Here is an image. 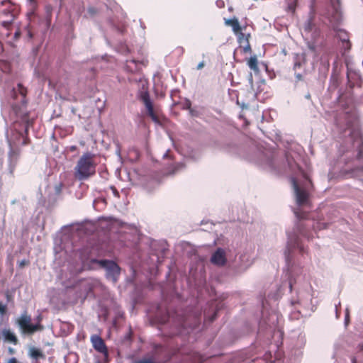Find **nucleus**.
Instances as JSON below:
<instances>
[{"label":"nucleus","mask_w":363,"mask_h":363,"mask_svg":"<svg viewBox=\"0 0 363 363\" xmlns=\"http://www.w3.org/2000/svg\"><path fill=\"white\" fill-rule=\"evenodd\" d=\"M186 108L189 110V112H190L191 116H196V111L191 108V103H190V101H188V103L186 104Z\"/></svg>","instance_id":"nucleus-30"},{"label":"nucleus","mask_w":363,"mask_h":363,"mask_svg":"<svg viewBox=\"0 0 363 363\" xmlns=\"http://www.w3.org/2000/svg\"><path fill=\"white\" fill-rule=\"evenodd\" d=\"M240 264L235 267V272L238 274H241L245 272L252 264V261L250 259V256L247 255H241L240 256Z\"/></svg>","instance_id":"nucleus-15"},{"label":"nucleus","mask_w":363,"mask_h":363,"mask_svg":"<svg viewBox=\"0 0 363 363\" xmlns=\"http://www.w3.org/2000/svg\"><path fill=\"white\" fill-rule=\"evenodd\" d=\"M345 342L343 339H338L334 343V352L333 354V358L340 356L345 350Z\"/></svg>","instance_id":"nucleus-17"},{"label":"nucleus","mask_w":363,"mask_h":363,"mask_svg":"<svg viewBox=\"0 0 363 363\" xmlns=\"http://www.w3.org/2000/svg\"><path fill=\"white\" fill-rule=\"evenodd\" d=\"M296 303V301H291V305H292V306H293V305H294Z\"/></svg>","instance_id":"nucleus-54"},{"label":"nucleus","mask_w":363,"mask_h":363,"mask_svg":"<svg viewBox=\"0 0 363 363\" xmlns=\"http://www.w3.org/2000/svg\"><path fill=\"white\" fill-rule=\"evenodd\" d=\"M0 70L4 74H7L11 70L10 64L5 60H1L0 61ZM4 80L5 81L6 83H7V79L4 78L3 76H0V83H1Z\"/></svg>","instance_id":"nucleus-19"},{"label":"nucleus","mask_w":363,"mask_h":363,"mask_svg":"<svg viewBox=\"0 0 363 363\" xmlns=\"http://www.w3.org/2000/svg\"><path fill=\"white\" fill-rule=\"evenodd\" d=\"M260 165L272 172H281L280 160L276 152L267 151L262 154Z\"/></svg>","instance_id":"nucleus-7"},{"label":"nucleus","mask_w":363,"mask_h":363,"mask_svg":"<svg viewBox=\"0 0 363 363\" xmlns=\"http://www.w3.org/2000/svg\"><path fill=\"white\" fill-rule=\"evenodd\" d=\"M140 99L144 104L147 109V115L156 124H160L159 118L154 112L152 102L150 99L149 93L147 91H141L140 94Z\"/></svg>","instance_id":"nucleus-11"},{"label":"nucleus","mask_w":363,"mask_h":363,"mask_svg":"<svg viewBox=\"0 0 363 363\" xmlns=\"http://www.w3.org/2000/svg\"><path fill=\"white\" fill-rule=\"evenodd\" d=\"M292 285H293V284H292V280H291V279H290V281H289V288H290V290H291V289H292Z\"/></svg>","instance_id":"nucleus-45"},{"label":"nucleus","mask_w":363,"mask_h":363,"mask_svg":"<svg viewBox=\"0 0 363 363\" xmlns=\"http://www.w3.org/2000/svg\"><path fill=\"white\" fill-rule=\"evenodd\" d=\"M287 3V11L291 13H294L297 0H285Z\"/></svg>","instance_id":"nucleus-24"},{"label":"nucleus","mask_w":363,"mask_h":363,"mask_svg":"<svg viewBox=\"0 0 363 363\" xmlns=\"http://www.w3.org/2000/svg\"><path fill=\"white\" fill-rule=\"evenodd\" d=\"M291 183L296 203L298 206L306 204L308 201V190L311 186V180L304 176L303 181L302 182L297 181L294 178H292Z\"/></svg>","instance_id":"nucleus-5"},{"label":"nucleus","mask_w":363,"mask_h":363,"mask_svg":"<svg viewBox=\"0 0 363 363\" xmlns=\"http://www.w3.org/2000/svg\"><path fill=\"white\" fill-rule=\"evenodd\" d=\"M2 163H3V162H2V160L0 159V169H1V167H2Z\"/></svg>","instance_id":"nucleus-53"},{"label":"nucleus","mask_w":363,"mask_h":363,"mask_svg":"<svg viewBox=\"0 0 363 363\" xmlns=\"http://www.w3.org/2000/svg\"><path fill=\"white\" fill-rule=\"evenodd\" d=\"M256 359H257V357H255L252 358V360H255Z\"/></svg>","instance_id":"nucleus-63"},{"label":"nucleus","mask_w":363,"mask_h":363,"mask_svg":"<svg viewBox=\"0 0 363 363\" xmlns=\"http://www.w3.org/2000/svg\"><path fill=\"white\" fill-rule=\"evenodd\" d=\"M306 342V336L305 335L303 334H300L298 337V340H297V344H296V346L298 347V348H302L304 347L305 344Z\"/></svg>","instance_id":"nucleus-25"},{"label":"nucleus","mask_w":363,"mask_h":363,"mask_svg":"<svg viewBox=\"0 0 363 363\" xmlns=\"http://www.w3.org/2000/svg\"><path fill=\"white\" fill-rule=\"evenodd\" d=\"M203 67H204V62H203V61H202V62H199V63L198 64V65H197V67H196V68H197V69H202Z\"/></svg>","instance_id":"nucleus-35"},{"label":"nucleus","mask_w":363,"mask_h":363,"mask_svg":"<svg viewBox=\"0 0 363 363\" xmlns=\"http://www.w3.org/2000/svg\"><path fill=\"white\" fill-rule=\"evenodd\" d=\"M182 326L185 328L188 323L186 322V321H183L182 323H181Z\"/></svg>","instance_id":"nucleus-42"},{"label":"nucleus","mask_w":363,"mask_h":363,"mask_svg":"<svg viewBox=\"0 0 363 363\" xmlns=\"http://www.w3.org/2000/svg\"><path fill=\"white\" fill-rule=\"evenodd\" d=\"M299 233L301 235H303V237H306L308 239H309V237L308 236V235L305 233V231L303 230H299Z\"/></svg>","instance_id":"nucleus-36"},{"label":"nucleus","mask_w":363,"mask_h":363,"mask_svg":"<svg viewBox=\"0 0 363 363\" xmlns=\"http://www.w3.org/2000/svg\"><path fill=\"white\" fill-rule=\"evenodd\" d=\"M72 112L74 113V108H72Z\"/></svg>","instance_id":"nucleus-59"},{"label":"nucleus","mask_w":363,"mask_h":363,"mask_svg":"<svg viewBox=\"0 0 363 363\" xmlns=\"http://www.w3.org/2000/svg\"><path fill=\"white\" fill-rule=\"evenodd\" d=\"M91 340L94 348L96 351L101 353H105L107 352L106 345L101 337L98 335H93L91 337Z\"/></svg>","instance_id":"nucleus-16"},{"label":"nucleus","mask_w":363,"mask_h":363,"mask_svg":"<svg viewBox=\"0 0 363 363\" xmlns=\"http://www.w3.org/2000/svg\"><path fill=\"white\" fill-rule=\"evenodd\" d=\"M262 316V320L259 323V333H261L266 330L268 333H273V336L281 337L282 332L277 325L279 321L278 313L273 312L265 318V313L263 312Z\"/></svg>","instance_id":"nucleus-6"},{"label":"nucleus","mask_w":363,"mask_h":363,"mask_svg":"<svg viewBox=\"0 0 363 363\" xmlns=\"http://www.w3.org/2000/svg\"><path fill=\"white\" fill-rule=\"evenodd\" d=\"M352 363H358V362H357V357H353L352 358Z\"/></svg>","instance_id":"nucleus-41"},{"label":"nucleus","mask_w":363,"mask_h":363,"mask_svg":"<svg viewBox=\"0 0 363 363\" xmlns=\"http://www.w3.org/2000/svg\"><path fill=\"white\" fill-rule=\"evenodd\" d=\"M30 321L31 318L30 315H27L26 313L21 314L18 318V324L23 333L33 334L38 330H42L43 329V325L40 324H32Z\"/></svg>","instance_id":"nucleus-9"},{"label":"nucleus","mask_w":363,"mask_h":363,"mask_svg":"<svg viewBox=\"0 0 363 363\" xmlns=\"http://www.w3.org/2000/svg\"><path fill=\"white\" fill-rule=\"evenodd\" d=\"M135 363H154L150 359H143L135 362Z\"/></svg>","instance_id":"nucleus-32"},{"label":"nucleus","mask_w":363,"mask_h":363,"mask_svg":"<svg viewBox=\"0 0 363 363\" xmlns=\"http://www.w3.org/2000/svg\"><path fill=\"white\" fill-rule=\"evenodd\" d=\"M227 258L223 249L218 248L211 257V262L216 266L223 267L226 264Z\"/></svg>","instance_id":"nucleus-13"},{"label":"nucleus","mask_w":363,"mask_h":363,"mask_svg":"<svg viewBox=\"0 0 363 363\" xmlns=\"http://www.w3.org/2000/svg\"><path fill=\"white\" fill-rule=\"evenodd\" d=\"M256 359H257V357H255L252 358V360H255Z\"/></svg>","instance_id":"nucleus-62"},{"label":"nucleus","mask_w":363,"mask_h":363,"mask_svg":"<svg viewBox=\"0 0 363 363\" xmlns=\"http://www.w3.org/2000/svg\"><path fill=\"white\" fill-rule=\"evenodd\" d=\"M110 190L111 191L112 194H113L114 196L116 197H119V192L118 191V190L116 189V187L111 186L110 187Z\"/></svg>","instance_id":"nucleus-31"},{"label":"nucleus","mask_w":363,"mask_h":363,"mask_svg":"<svg viewBox=\"0 0 363 363\" xmlns=\"http://www.w3.org/2000/svg\"><path fill=\"white\" fill-rule=\"evenodd\" d=\"M28 126H29V122H28V121H26V131L28 130Z\"/></svg>","instance_id":"nucleus-47"},{"label":"nucleus","mask_w":363,"mask_h":363,"mask_svg":"<svg viewBox=\"0 0 363 363\" xmlns=\"http://www.w3.org/2000/svg\"><path fill=\"white\" fill-rule=\"evenodd\" d=\"M325 66H326V68H327V69H328V67H329V66H330V64H329V62H328V61H327V62H325Z\"/></svg>","instance_id":"nucleus-49"},{"label":"nucleus","mask_w":363,"mask_h":363,"mask_svg":"<svg viewBox=\"0 0 363 363\" xmlns=\"http://www.w3.org/2000/svg\"><path fill=\"white\" fill-rule=\"evenodd\" d=\"M247 65L255 72L257 73L259 72V68L257 65V58L255 55L250 57L247 62Z\"/></svg>","instance_id":"nucleus-20"},{"label":"nucleus","mask_w":363,"mask_h":363,"mask_svg":"<svg viewBox=\"0 0 363 363\" xmlns=\"http://www.w3.org/2000/svg\"><path fill=\"white\" fill-rule=\"evenodd\" d=\"M262 305H263L264 309L265 310L264 303H262Z\"/></svg>","instance_id":"nucleus-60"},{"label":"nucleus","mask_w":363,"mask_h":363,"mask_svg":"<svg viewBox=\"0 0 363 363\" xmlns=\"http://www.w3.org/2000/svg\"><path fill=\"white\" fill-rule=\"evenodd\" d=\"M327 224L325 223H318L316 227H314V230L318 228L319 230L326 228Z\"/></svg>","instance_id":"nucleus-33"},{"label":"nucleus","mask_w":363,"mask_h":363,"mask_svg":"<svg viewBox=\"0 0 363 363\" xmlns=\"http://www.w3.org/2000/svg\"><path fill=\"white\" fill-rule=\"evenodd\" d=\"M294 213H295V214H296L297 218H302V217L298 214V213L297 211H295Z\"/></svg>","instance_id":"nucleus-46"},{"label":"nucleus","mask_w":363,"mask_h":363,"mask_svg":"<svg viewBox=\"0 0 363 363\" xmlns=\"http://www.w3.org/2000/svg\"><path fill=\"white\" fill-rule=\"evenodd\" d=\"M305 99H307V100H311V94L310 93H307L306 95H305Z\"/></svg>","instance_id":"nucleus-38"},{"label":"nucleus","mask_w":363,"mask_h":363,"mask_svg":"<svg viewBox=\"0 0 363 363\" xmlns=\"http://www.w3.org/2000/svg\"><path fill=\"white\" fill-rule=\"evenodd\" d=\"M6 305L0 302V314L1 315H3L6 313Z\"/></svg>","instance_id":"nucleus-29"},{"label":"nucleus","mask_w":363,"mask_h":363,"mask_svg":"<svg viewBox=\"0 0 363 363\" xmlns=\"http://www.w3.org/2000/svg\"><path fill=\"white\" fill-rule=\"evenodd\" d=\"M6 89V91L9 92V98L7 99V104H5L4 102H2L4 109H5L7 106H10L13 114L18 117L19 116L23 121H26V116L24 111L22 110V108L25 106L26 102V89L21 84H18L17 87H14L10 84H8Z\"/></svg>","instance_id":"nucleus-2"},{"label":"nucleus","mask_w":363,"mask_h":363,"mask_svg":"<svg viewBox=\"0 0 363 363\" xmlns=\"http://www.w3.org/2000/svg\"><path fill=\"white\" fill-rule=\"evenodd\" d=\"M184 167V165L182 163H178L174 167V169L173 171L171 172V174H174L175 173H177L179 169H182Z\"/></svg>","instance_id":"nucleus-28"},{"label":"nucleus","mask_w":363,"mask_h":363,"mask_svg":"<svg viewBox=\"0 0 363 363\" xmlns=\"http://www.w3.org/2000/svg\"><path fill=\"white\" fill-rule=\"evenodd\" d=\"M358 154L356 159L357 164L350 170H345L347 177H357L363 173V142L362 139L356 141Z\"/></svg>","instance_id":"nucleus-8"},{"label":"nucleus","mask_w":363,"mask_h":363,"mask_svg":"<svg viewBox=\"0 0 363 363\" xmlns=\"http://www.w3.org/2000/svg\"><path fill=\"white\" fill-rule=\"evenodd\" d=\"M29 2L33 3L34 0H28Z\"/></svg>","instance_id":"nucleus-58"},{"label":"nucleus","mask_w":363,"mask_h":363,"mask_svg":"<svg viewBox=\"0 0 363 363\" xmlns=\"http://www.w3.org/2000/svg\"><path fill=\"white\" fill-rule=\"evenodd\" d=\"M26 260H22L20 263H19V266L21 267H23L25 264H26Z\"/></svg>","instance_id":"nucleus-40"},{"label":"nucleus","mask_w":363,"mask_h":363,"mask_svg":"<svg viewBox=\"0 0 363 363\" xmlns=\"http://www.w3.org/2000/svg\"><path fill=\"white\" fill-rule=\"evenodd\" d=\"M18 152L13 150L11 149V150L9 152L8 156V160H7V168L6 171L10 175H12L14 169L16 168V166L18 163Z\"/></svg>","instance_id":"nucleus-14"},{"label":"nucleus","mask_w":363,"mask_h":363,"mask_svg":"<svg viewBox=\"0 0 363 363\" xmlns=\"http://www.w3.org/2000/svg\"><path fill=\"white\" fill-rule=\"evenodd\" d=\"M226 152H231V151L228 150H226Z\"/></svg>","instance_id":"nucleus-64"},{"label":"nucleus","mask_w":363,"mask_h":363,"mask_svg":"<svg viewBox=\"0 0 363 363\" xmlns=\"http://www.w3.org/2000/svg\"><path fill=\"white\" fill-rule=\"evenodd\" d=\"M88 266L91 269L101 268L105 272L107 280L116 284L121 275V267L113 260L91 258Z\"/></svg>","instance_id":"nucleus-4"},{"label":"nucleus","mask_w":363,"mask_h":363,"mask_svg":"<svg viewBox=\"0 0 363 363\" xmlns=\"http://www.w3.org/2000/svg\"><path fill=\"white\" fill-rule=\"evenodd\" d=\"M9 352H10L11 353H12V352H13V349L9 348Z\"/></svg>","instance_id":"nucleus-57"},{"label":"nucleus","mask_w":363,"mask_h":363,"mask_svg":"<svg viewBox=\"0 0 363 363\" xmlns=\"http://www.w3.org/2000/svg\"><path fill=\"white\" fill-rule=\"evenodd\" d=\"M217 4L218 6H220L221 4H223V1H217Z\"/></svg>","instance_id":"nucleus-48"},{"label":"nucleus","mask_w":363,"mask_h":363,"mask_svg":"<svg viewBox=\"0 0 363 363\" xmlns=\"http://www.w3.org/2000/svg\"><path fill=\"white\" fill-rule=\"evenodd\" d=\"M62 186H63V185L62 183H59L55 186L54 191H55V194L56 196H59L61 194Z\"/></svg>","instance_id":"nucleus-26"},{"label":"nucleus","mask_w":363,"mask_h":363,"mask_svg":"<svg viewBox=\"0 0 363 363\" xmlns=\"http://www.w3.org/2000/svg\"><path fill=\"white\" fill-rule=\"evenodd\" d=\"M319 0H311L308 16L303 24L301 34L305 39L309 50L314 52H318L323 45V38L320 30L316 27L314 19L315 7ZM328 5L325 11L321 14L324 23H328L335 31L337 38L342 42L345 52L350 50L351 43L348 33L337 27L342 16L340 7V0H327Z\"/></svg>","instance_id":"nucleus-1"},{"label":"nucleus","mask_w":363,"mask_h":363,"mask_svg":"<svg viewBox=\"0 0 363 363\" xmlns=\"http://www.w3.org/2000/svg\"><path fill=\"white\" fill-rule=\"evenodd\" d=\"M225 23L230 26L235 33H238L240 30V23L238 19H228L225 21Z\"/></svg>","instance_id":"nucleus-21"},{"label":"nucleus","mask_w":363,"mask_h":363,"mask_svg":"<svg viewBox=\"0 0 363 363\" xmlns=\"http://www.w3.org/2000/svg\"><path fill=\"white\" fill-rule=\"evenodd\" d=\"M94 156L93 153L86 152L79 157L74 167V177L77 179L84 181L95 174Z\"/></svg>","instance_id":"nucleus-3"},{"label":"nucleus","mask_w":363,"mask_h":363,"mask_svg":"<svg viewBox=\"0 0 363 363\" xmlns=\"http://www.w3.org/2000/svg\"><path fill=\"white\" fill-rule=\"evenodd\" d=\"M348 322H349V311H348V309H347L346 313H345V325H347Z\"/></svg>","instance_id":"nucleus-34"},{"label":"nucleus","mask_w":363,"mask_h":363,"mask_svg":"<svg viewBox=\"0 0 363 363\" xmlns=\"http://www.w3.org/2000/svg\"><path fill=\"white\" fill-rule=\"evenodd\" d=\"M6 216V206L4 204H0V219L4 220Z\"/></svg>","instance_id":"nucleus-27"},{"label":"nucleus","mask_w":363,"mask_h":363,"mask_svg":"<svg viewBox=\"0 0 363 363\" xmlns=\"http://www.w3.org/2000/svg\"><path fill=\"white\" fill-rule=\"evenodd\" d=\"M256 359H257V357H255L252 358V360H255Z\"/></svg>","instance_id":"nucleus-61"},{"label":"nucleus","mask_w":363,"mask_h":363,"mask_svg":"<svg viewBox=\"0 0 363 363\" xmlns=\"http://www.w3.org/2000/svg\"><path fill=\"white\" fill-rule=\"evenodd\" d=\"M2 336L5 341L16 345L18 340L15 334L9 328H4L1 331Z\"/></svg>","instance_id":"nucleus-18"},{"label":"nucleus","mask_w":363,"mask_h":363,"mask_svg":"<svg viewBox=\"0 0 363 363\" xmlns=\"http://www.w3.org/2000/svg\"><path fill=\"white\" fill-rule=\"evenodd\" d=\"M305 63L304 57L303 56L298 57L294 65V70L295 75V84L298 82L303 81L305 76V68L303 67Z\"/></svg>","instance_id":"nucleus-12"},{"label":"nucleus","mask_w":363,"mask_h":363,"mask_svg":"<svg viewBox=\"0 0 363 363\" xmlns=\"http://www.w3.org/2000/svg\"><path fill=\"white\" fill-rule=\"evenodd\" d=\"M249 81L250 82V83H252V75L251 73L249 75Z\"/></svg>","instance_id":"nucleus-44"},{"label":"nucleus","mask_w":363,"mask_h":363,"mask_svg":"<svg viewBox=\"0 0 363 363\" xmlns=\"http://www.w3.org/2000/svg\"><path fill=\"white\" fill-rule=\"evenodd\" d=\"M18 35H19L18 33H15V37H17V36H18Z\"/></svg>","instance_id":"nucleus-56"},{"label":"nucleus","mask_w":363,"mask_h":363,"mask_svg":"<svg viewBox=\"0 0 363 363\" xmlns=\"http://www.w3.org/2000/svg\"><path fill=\"white\" fill-rule=\"evenodd\" d=\"M168 156V151L164 154V157H167Z\"/></svg>","instance_id":"nucleus-51"},{"label":"nucleus","mask_w":363,"mask_h":363,"mask_svg":"<svg viewBox=\"0 0 363 363\" xmlns=\"http://www.w3.org/2000/svg\"><path fill=\"white\" fill-rule=\"evenodd\" d=\"M294 249H298L301 252H305L304 246L301 242L299 237L296 234H288L286 249L284 251L286 262L288 264L290 262L291 252Z\"/></svg>","instance_id":"nucleus-10"},{"label":"nucleus","mask_w":363,"mask_h":363,"mask_svg":"<svg viewBox=\"0 0 363 363\" xmlns=\"http://www.w3.org/2000/svg\"><path fill=\"white\" fill-rule=\"evenodd\" d=\"M8 363H17V359L15 357L9 359Z\"/></svg>","instance_id":"nucleus-37"},{"label":"nucleus","mask_w":363,"mask_h":363,"mask_svg":"<svg viewBox=\"0 0 363 363\" xmlns=\"http://www.w3.org/2000/svg\"><path fill=\"white\" fill-rule=\"evenodd\" d=\"M248 49H250V45H249L247 46V48H245V50H248Z\"/></svg>","instance_id":"nucleus-55"},{"label":"nucleus","mask_w":363,"mask_h":363,"mask_svg":"<svg viewBox=\"0 0 363 363\" xmlns=\"http://www.w3.org/2000/svg\"><path fill=\"white\" fill-rule=\"evenodd\" d=\"M286 160H287V162H288L289 165V166H291V162H290V161H289V159L288 158V157H287V156H286Z\"/></svg>","instance_id":"nucleus-50"},{"label":"nucleus","mask_w":363,"mask_h":363,"mask_svg":"<svg viewBox=\"0 0 363 363\" xmlns=\"http://www.w3.org/2000/svg\"><path fill=\"white\" fill-rule=\"evenodd\" d=\"M216 315L217 314L216 313H215L213 315H212V317L211 318V321H213L216 318Z\"/></svg>","instance_id":"nucleus-43"},{"label":"nucleus","mask_w":363,"mask_h":363,"mask_svg":"<svg viewBox=\"0 0 363 363\" xmlns=\"http://www.w3.org/2000/svg\"><path fill=\"white\" fill-rule=\"evenodd\" d=\"M359 348L360 351H363V345H359Z\"/></svg>","instance_id":"nucleus-52"},{"label":"nucleus","mask_w":363,"mask_h":363,"mask_svg":"<svg viewBox=\"0 0 363 363\" xmlns=\"http://www.w3.org/2000/svg\"><path fill=\"white\" fill-rule=\"evenodd\" d=\"M29 355L32 358L35 359H38L40 357H44V355L42 353V352L40 350L36 349L35 347L30 348V350H29Z\"/></svg>","instance_id":"nucleus-22"},{"label":"nucleus","mask_w":363,"mask_h":363,"mask_svg":"<svg viewBox=\"0 0 363 363\" xmlns=\"http://www.w3.org/2000/svg\"><path fill=\"white\" fill-rule=\"evenodd\" d=\"M5 13L8 16V19L6 20V21H2L1 22V25L6 28H7L8 26H9L11 23L13 22V19H14V16L13 13H11L10 11H5Z\"/></svg>","instance_id":"nucleus-23"},{"label":"nucleus","mask_w":363,"mask_h":363,"mask_svg":"<svg viewBox=\"0 0 363 363\" xmlns=\"http://www.w3.org/2000/svg\"><path fill=\"white\" fill-rule=\"evenodd\" d=\"M89 13L91 14L95 13V9L94 8H89Z\"/></svg>","instance_id":"nucleus-39"}]
</instances>
